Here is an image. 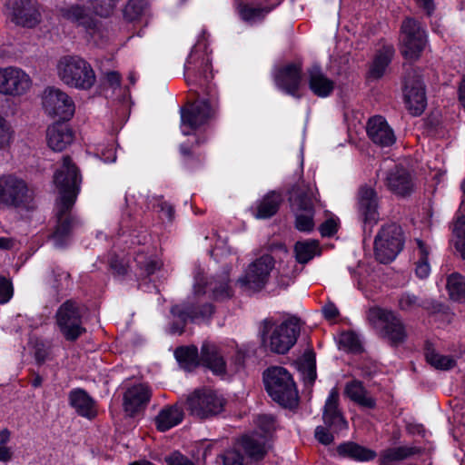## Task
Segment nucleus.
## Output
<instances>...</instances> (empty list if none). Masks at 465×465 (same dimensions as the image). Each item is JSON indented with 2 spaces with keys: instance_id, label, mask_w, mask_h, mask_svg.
I'll return each mask as SVG.
<instances>
[{
  "instance_id": "1",
  "label": "nucleus",
  "mask_w": 465,
  "mask_h": 465,
  "mask_svg": "<svg viewBox=\"0 0 465 465\" xmlns=\"http://www.w3.org/2000/svg\"><path fill=\"white\" fill-rule=\"evenodd\" d=\"M205 42L198 41L184 65V75L193 102L181 110V128L184 135L207 125L218 114L219 101L215 86L212 84L213 74Z\"/></svg>"
},
{
  "instance_id": "2",
  "label": "nucleus",
  "mask_w": 465,
  "mask_h": 465,
  "mask_svg": "<svg viewBox=\"0 0 465 465\" xmlns=\"http://www.w3.org/2000/svg\"><path fill=\"white\" fill-rule=\"evenodd\" d=\"M205 42L198 41L184 65V75L193 102L181 110V128L184 135L207 125L218 114L219 101L215 86L212 84L213 74Z\"/></svg>"
},
{
  "instance_id": "3",
  "label": "nucleus",
  "mask_w": 465,
  "mask_h": 465,
  "mask_svg": "<svg viewBox=\"0 0 465 465\" xmlns=\"http://www.w3.org/2000/svg\"><path fill=\"white\" fill-rule=\"evenodd\" d=\"M54 182L60 197L56 203L58 222L52 239L55 247L62 248L68 243L73 231L79 223L70 212L80 192L82 177L69 156L63 158L60 168L54 174Z\"/></svg>"
},
{
  "instance_id": "4",
  "label": "nucleus",
  "mask_w": 465,
  "mask_h": 465,
  "mask_svg": "<svg viewBox=\"0 0 465 465\" xmlns=\"http://www.w3.org/2000/svg\"><path fill=\"white\" fill-rule=\"evenodd\" d=\"M301 330L297 318H289L282 323H277L268 317L259 324L258 335L262 345L278 354H284L295 344Z\"/></svg>"
},
{
  "instance_id": "5",
  "label": "nucleus",
  "mask_w": 465,
  "mask_h": 465,
  "mask_svg": "<svg viewBox=\"0 0 465 465\" xmlns=\"http://www.w3.org/2000/svg\"><path fill=\"white\" fill-rule=\"evenodd\" d=\"M366 318L377 333L391 345L398 346L405 341L407 338L405 324L394 311L372 306L367 311Z\"/></svg>"
},
{
  "instance_id": "6",
  "label": "nucleus",
  "mask_w": 465,
  "mask_h": 465,
  "mask_svg": "<svg viewBox=\"0 0 465 465\" xmlns=\"http://www.w3.org/2000/svg\"><path fill=\"white\" fill-rule=\"evenodd\" d=\"M56 74L61 82L80 90L91 89L96 80L89 63L76 55H64L56 64Z\"/></svg>"
},
{
  "instance_id": "7",
  "label": "nucleus",
  "mask_w": 465,
  "mask_h": 465,
  "mask_svg": "<svg viewBox=\"0 0 465 465\" xmlns=\"http://www.w3.org/2000/svg\"><path fill=\"white\" fill-rule=\"evenodd\" d=\"M266 391L273 401L292 408L298 401V391L291 374L282 367L269 368L263 374Z\"/></svg>"
},
{
  "instance_id": "8",
  "label": "nucleus",
  "mask_w": 465,
  "mask_h": 465,
  "mask_svg": "<svg viewBox=\"0 0 465 465\" xmlns=\"http://www.w3.org/2000/svg\"><path fill=\"white\" fill-rule=\"evenodd\" d=\"M317 190L311 185L299 183L290 193V203L296 214L295 226L299 231L310 232L313 229L314 206L318 202Z\"/></svg>"
},
{
  "instance_id": "9",
  "label": "nucleus",
  "mask_w": 465,
  "mask_h": 465,
  "mask_svg": "<svg viewBox=\"0 0 465 465\" xmlns=\"http://www.w3.org/2000/svg\"><path fill=\"white\" fill-rule=\"evenodd\" d=\"M35 205V192L27 183L15 175L0 176V208L30 210Z\"/></svg>"
},
{
  "instance_id": "10",
  "label": "nucleus",
  "mask_w": 465,
  "mask_h": 465,
  "mask_svg": "<svg viewBox=\"0 0 465 465\" xmlns=\"http://www.w3.org/2000/svg\"><path fill=\"white\" fill-rule=\"evenodd\" d=\"M403 247L402 232L395 223L383 226L375 237L374 254L381 263L393 261Z\"/></svg>"
},
{
  "instance_id": "11",
  "label": "nucleus",
  "mask_w": 465,
  "mask_h": 465,
  "mask_svg": "<svg viewBox=\"0 0 465 465\" xmlns=\"http://www.w3.org/2000/svg\"><path fill=\"white\" fill-rule=\"evenodd\" d=\"M401 53L409 61L417 60L427 44L425 30L416 20L407 18L401 28Z\"/></svg>"
},
{
  "instance_id": "12",
  "label": "nucleus",
  "mask_w": 465,
  "mask_h": 465,
  "mask_svg": "<svg viewBox=\"0 0 465 465\" xmlns=\"http://www.w3.org/2000/svg\"><path fill=\"white\" fill-rule=\"evenodd\" d=\"M191 413L205 419L221 413L226 401L218 391L209 388L196 390L187 401Z\"/></svg>"
},
{
  "instance_id": "13",
  "label": "nucleus",
  "mask_w": 465,
  "mask_h": 465,
  "mask_svg": "<svg viewBox=\"0 0 465 465\" xmlns=\"http://www.w3.org/2000/svg\"><path fill=\"white\" fill-rule=\"evenodd\" d=\"M56 324L64 339L69 341L77 340L85 332L82 320V310L71 300L64 302L55 314Z\"/></svg>"
},
{
  "instance_id": "14",
  "label": "nucleus",
  "mask_w": 465,
  "mask_h": 465,
  "mask_svg": "<svg viewBox=\"0 0 465 465\" xmlns=\"http://www.w3.org/2000/svg\"><path fill=\"white\" fill-rule=\"evenodd\" d=\"M256 423L265 434L253 433L244 436L242 440V447L251 459L259 460L267 452L269 440L267 434L274 429L275 420L273 416L263 414L258 416Z\"/></svg>"
},
{
  "instance_id": "15",
  "label": "nucleus",
  "mask_w": 465,
  "mask_h": 465,
  "mask_svg": "<svg viewBox=\"0 0 465 465\" xmlns=\"http://www.w3.org/2000/svg\"><path fill=\"white\" fill-rule=\"evenodd\" d=\"M42 104L45 112L59 120H69L74 113V104L71 97L63 90L50 86L42 94Z\"/></svg>"
},
{
  "instance_id": "16",
  "label": "nucleus",
  "mask_w": 465,
  "mask_h": 465,
  "mask_svg": "<svg viewBox=\"0 0 465 465\" xmlns=\"http://www.w3.org/2000/svg\"><path fill=\"white\" fill-rule=\"evenodd\" d=\"M274 268V259L264 254L249 264L239 283L249 290L260 291L267 284L271 272Z\"/></svg>"
},
{
  "instance_id": "17",
  "label": "nucleus",
  "mask_w": 465,
  "mask_h": 465,
  "mask_svg": "<svg viewBox=\"0 0 465 465\" xmlns=\"http://www.w3.org/2000/svg\"><path fill=\"white\" fill-rule=\"evenodd\" d=\"M32 79L28 74L18 67L0 69V94L10 96L25 94L32 87Z\"/></svg>"
},
{
  "instance_id": "18",
  "label": "nucleus",
  "mask_w": 465,
  "mask_h": 465,
  "mask_svg": "<svg viewBox=\"0 0 465 465\" xmlns=\"http://www.w3.org/2000/svg\"><path fill=\"white\" fill-rule=\"evenodd\" d=\"M152 397V390L145 383H135L126 388L124 393L123 407L129 416L143 411Z\"/></svg>"
},
{
  "instance_id": "19",
  "label": "nucleus",
  "mask_w": 465,
  "mask_h": 465,
  "mask_svg": "<svg viewBox=\"0 0 465 465\" xmlns=\"http://www.w3.org/2000/svg\"><path fill=\"white\" fill-rule=\"evenodd\" d=\"M81 2L82 4H74L61 8L60 15L91 34L96 27V22L93 15L94 11L92 5L87 3L86 0Z\"/></svg>"
},
{
  "instance_id": "20",
  "label": "nucleus",
  "mask_w": 465,
  "mask_h": 465,
  "mask_svg": "<svg viewBox=\"0 0 465 465\" xmlns=\"http://www.w3.org/2000/svg\"><path fill=\"white\" fill-rule=\"evenodd\" d=\"M6 6L17 25L33 27L39 22V12L32 0H7Z\"/></svg>"
},
{
  "instance_id": "21",
  "label": "nucleus",
  "mask_w": 465,
  "mask_h": 465,
  "mask_svg": "<svg viewBox=\"0 0 465 465\" xmlns=\"http://www.w3.org/2000/svg\"><path fill=\"white\" fill-rule=\"evenodd\" d=\"M358 210L364 224V231L371 232V227L379 220L378 199L371 188L362 187L359 192Z\"/></svg>"
},
{
  "instance_id": "22",
  "label": "nucleus",
  "mask_w": 465,
  "mask_h": 465,
  "mask_svg": "<svg viewBox=\"0 0 465 465\" xmlns=\"http://www.w3.org/2000/svg\"><path fill=\"white\" fill-rule=\"evenodd\" d=\"M404 96L410 113L413 115L421 114L426 107L427 100L423 82L419 76L413 79L406 78Z\"/></svg>"
},
{
  "instance_id": "23",
  "label": "nucleus",
  "mask_w": 465,
  "mask_h": 465,
  "mask_svg": "<svg viewBox=\"0 0 465 465\" xmlns=\"http://www.w3.org/2000/svg\"><path fill=\"white\" fill-rule=\"evenodd\" d=\"M367 134L374 143L381 146H391L396 141L393 130L388 124L385 118L380 115H375L369 119Z\"/></svg>"
},
{
  "instance_id": "24",
  "label": "nucleus",
  "mask_w": 465,
  "mask_h": 465,
  "mask_svg": "<svg viewBox=\"0 0 465 465\" xmlns=\"http://www.w3.org/2000/svg\"><path fill=\"white\" fill-rule=\"evenodd\" d=\"M338 404L339 394L335 390H331L325 401L322 419L324 424L333 431L348 429V422L339 410Z\"/></svg>"
},
{
  "instance_id": "25",
  "label": "nucleus",
  "mask_w": 465,
  "mask_h": 465,
  "mask_svg": "<svg viewBox=\"0 0 465 465\" xmlns=\"http://www.w3.org/2000/svg\"><path fill=\"white\" fill-rule=\"evenodd\" d=\"M385 184L395 194L405 196L413 189V183L409 172L399 166L391 169L385 177Z\"/></svg>"
},
{
  "instance_id": "26",
  "label": "nucleus",
  "mask_w": 465,
  "mask_h": 465,
  "mask_svg": "<svg viewBox=\"0 0 465 465\" xmlns=\"http://www.w3.org/2000/svg\"><path fill=\"white\" fill-rule=\"evenodd\" d=\"M302 81V68L297 64H290L281 68L275 74L277 86L294 95Z\"/></svg>"
},
{
  "instance_id": "27",
  "label": "nucleus",
  "mask_w": 465,
  "mask_h": 465,
  "mask_svg": "<svg viewBox=\"0 0 465 465\" xmlns=\"http://www.w3.org/2000/svg\"><path fill=\"white\" fill-rule=\"evenodd\" d=\"M224 351L214 343L204 342L201 350V361L215 374H224L226 363Z\"/></svg>"
},
{
  "instance_id": "28",
  "label": "nucleus",
  "mask_w": 465,
  "mask_h": 465,
  "mask_svg": "<svg viewBox=\"0 0 465 465\" xmlns=\"http://www.w3.org/2000/svg\"><path fill=\"white\" fill-rule=\"evenodd\" d=\"M46 139L48 146L53 151L62 152L73 143L74 133L67 124L56 123L48 127Z\"/></svg>"
},
{
  "instance_id": "29",
  "label": "nucleus",
  "mask_w": 465,
  "mask_h": 465,
  "mask_svg": "<svg viewBox=\"0 0 465 465\" xmlns=\"http://www.w3.org/2000/svg\"><path fill=\"white\" fill-rule=\"evenodd\" d=\"M69 403L80 416L88 420H92L97 415L95 401L82 389H75L70 391Z\"/></svg>"
},
{
  "instance_id": "30",
  "label": "nucleus",
  "mask_w": 465,
  "mask_h": 465,
  "mask_svg": "<svg viewBox=\"0 0 465 465\" xmlns=\"http://www.w3.org/2000/svg\"><path fill=\"white\" fill-rule=\"evenodd\" d=\"M282 201V195L276 192H270L252 207L251 212L256 219H267L273 216Z\"/></svg>"
},
{
  "instance_id": "31",
  "label": "nucleus",
  "mask_w": 465,
  "mask_h": 465,
  "mask_svg": "<svg viewBox=\"0 0 465 465\" xmlns=\"http://www.w3.org/2000/svg\"><path fill=\"white\" fill-rule=\"evenodd\" d=\"M309 74V86L315 95L327 97L332 93L334 82L328 78L321 70L312 68Z\"/></svg>"
},
{
  "instance_id": "32",
  "label": "nucleus",
  "mask_w": 465,
  "mask_h": 465,
  "mask_svg": "<svg viewBox=\"0 0 465 465\" xmlns=\"http://www.w3.org/2000/svg\"><path fill=\"white\" fill-rule=\"evenodd\" d=\"M336 452L340 457L350 458L359 461H369L376 457V453L373 450L351 441L340 444L336 448Z\"/></svg>"
},
{
  "instance_id": "33",
  "label": "nucleus",
  "mask_w": 465,
  "mask_h": 465,
  "mask_svg": "<svg viewBox=\"0 0 465 465\" xmlns=\"http://www.w3.org/2000/svg\"><path fill=\"white\" fill-rule=\"evenodd\" d=\"M171 312L173 316L178 317L182 322H185L188 320L195 321L209 318L213 312V308L211 304H205L201 310L196 311V309L192 306L180 304L174 305Z\"/></svg>"
},
{
  "instance_id": "34",
  "label": "nucleus",
  "mask_w": 465,
  "mask_h": 465,
  "mask_svg": "<svg viewBox=\"0 0 465 465\" xmlns=\"http://www.w3.org/2000/svg\"><path fill=\"white\" fill-rule=\"evenodd\" d=\"M415 272L419 278L424 279L427 278L430 272V266L429 263V254L430 252V247L420 239H415Z\"/></svg>"
},
{
  "instance_id": "35",
  "label": "nucleus",
  "mask_w": 465,
  "mask_h": 465,
  "mask_svg": "<svg viewBox=\"0 0 465 465\" xmlns=\"http://www.w3.org/2000/svg\"><path fill=\"white\" fill-rule=\"evenodd\" d=\"M394 54V48L391 45L383 46L375 55L369 71L371 79L381 78L386 71Z\"/></svg>"
},
{
  "instance_id": "36",
  "label": "nucleus",
  "mask_w": 465,
  "mask_h": 465,
  "mask_svg": "<svg viewBox=\"0 0 465 465\" xmlns=\"http://www.w3.org/2000/svg\"><path fill=\"white\" fill-rule=\"evenodd\" d=\"M183 420V411L177 406H167L157 415L156 427L161 431H166L178 425Z\"/></svg>"
},
{
  "instance_id": "37",
  "label": "nucleus",
  "mask_w": 465,
  "mask_h": 465,
  "mask_svg": "<svg viewBox=\"0 0 465 465\" xmlns=\"http://www.w3.org/2000/svg\"><path fill=\"white\" fill-rule=\"evenodd\" d=\"M346 396L361 406L372 408L375 405L373 399L368 394L362 383L353 380L348 382L344 391Z\"/></svg>"
},
{
  "instance_id": "38",
  "label": "nucleus",
  "mask_w": 465,
  "mask_h": 465,
  "mask_svg": "<svg viewBox=\"0 0 465 465\" xmlns=\"http://www.w3.org/2000/svg\"><path fill=\"white\" fill-rule=\"evenodd\" d=\"M446 288L450 298L458 302H465V278L453 272L447 278Z\"/></svg>"
},
{
  "instance_id": "39",
  "label": "nucleus",
  "mask_w": 465,
  "mask_h": 465,
  "mask_svg": "<svg viewBox=\"0 0 465 465\" xmlns=\"http://www.w3.org/2000/svg\"><path fill=\"white\" fill-rule=\"evenodd\" d=\"M425 358L427 362L437 370L448 371L456 365V360L452 356L443 355L430 346L425 350Z\"/></svg>"
},
{
  "instance_id": "40",
  "label": "nucleus",
  "mask_w": 465,
  "mask_h": 465,
  "mask_svg": "<svg viewBox=\"0 0 465 465\" xmlns=\"http://www.w3.org/2000/svg\"><path fill=\"white\" fill-rule=\"evenodd\" d=\"M210 289L213 292V299L223 301L232 296V289L230 284L228 272L215 278L210 282Z\"/></svg>"
},
{
  "instance_id": "41",
  "label": "nucleus",
  "mask_w": 465,
  "mask_h": 465,
  "mask_svg": "<svg viewBox=\"0 0 465 465\" xmlns=\"http://www.w3.org/2000/svg\"><path fill=\"white\" fill-rule=\"evenodd\" d=\"M419 452L420 450L416 447L400 446L386 450L381 458L384 465H391L392 462L402 460Z\"/></svg>"
},
{
  "instance_id": "42",
  "label": "nucleus",
  "mask_w": 465,
  "mask_h": 465,
  "mask_svg": "<svg viewBox=\"0 0 465 465\" xmlns=\"http://www.w3.org/2000/svg\"><path fill=\"white\" fill-rule=\"evenodd\" d=\"M174 355L179 363L185 370H192L199 364L198 350L195 346L179 347Z\"/></svg>"
},
{
  "instance_id": "43",
  "label": "nucleus",
  "mask_w": 465,
  "mask_h": 465,
  "mask_svg": "<svg viewBox=\"0 0 465 465\" xmlns=\"http://www.w3.org/2000/svg\"><path fill=\"white\" fill-rule=\"evenodd\" d=\"M452 234L456 251L465 259V216H457L452 225Z\"/></svg>"
},
{
  "instance_id": "44",
  "label": "nucleus",
  "mask_w": 465,
  "mask_h": 465,
  "mask_svg": "<svg viewBox=\"0 0 465 465\" xmlns=\"http://www.w3.org/2000/svg\"><path fill=\"white\" fill-rule=\"evenodd\" d=\"M300 368L304 381L310 384L313 383L316 379V361L312 351L308 350L303 353Z\"/></svg>"
},
{
  "instance_id": "45",
  "label": "nucleus",
  "mask_w": 465,
  "mask_h": 465,
  "mask_svg": "<svg viewBox=\"0 0 465 465\" xmlns=\"http://www.w3.org/2000/svg\"><path fill=\"white\" fill-rule=\"evenodd\" d=\"M318 243L315 241L298 242L294 246L296 260L301 263L309 262L316 253Z\"/></svg>"
},
{
  "instance_id": "46",
  "label": "nucleus",
  "mask_w": 465,
  "mask_h": 465,
  "mask_svg": "<svg viewBox=\"0 0 465 465\" xmlns=\"http://www.w3.org/2000/svg\"><path fill=\"white\" fill-rule=\"evenodd\" d=\"M15 139V130L10 122L0 114V151L8 149Z\"/></svg>"
},
{
  "instance_id": "47",
  "label": "nucleus",
  "mask_w": 465,
  "mask_h": 465,
  "mask_svg": "<svg viewBox=\"0 0 465 465\" xmlns=\"http://www.w3.org/2000/svg\"><path fill=\"white\" fill-rule=\"evenodd\" d=\"M270 12V9L262 8L252 5H242L239 7L241 17L247 22H255Z\"/></svg>"
},
{
  "instance_id": "48",
  "label": "nucleus",
  "mask_w": 465,
  "mask_h": 465,
  "mask_svg": "<svg viewBox=\"0 0 465 465\" xmlns=\"http://www.w3.org/2000/svg\"><path fill=\"white\" fill-rule=\"evenodd\" d=\"M147 4V0H129L124 10V18L128 21L137 20L143 14Z\"/></svg>"
},
{
  "instance_id": "49",
  "label": "nucleus",
  "mask_w": 465,
  "mask_h": 465,
  "mask_svg": "<svg viewBox=\"0 0 465 465\" xmlns=\"http://www.w3.org/2000/svg\"><path fill=\"white\" fill-rule=\"evenodd\" d=\"M136 262L138 265L144 271L147 276L153 274L162 266V263L159 260L154 258L144 259L143 255H138L136 257Z\"/></svg>"
},
{
  "instance_id": "50",
  "label": "nucleus",
  "mask_w": 465,
  "mask_h": 465,
  "mask_svg": "<svg viewBox=\"0 0 465 465\" xmlns=\"http://www.w3.org/2000/svg\"><path fill=\"white\" fill-rule=\"evenodd\" d=\"M340 345L351 351H357L361 348L358 336L351 331L341 333L340 337Z\"/></svg>"
},
{
  "instance_id": "51",
  "label": "nucleus",
  "mask_w": 465,
  "mask_h": 465,
  "mask_svg": "<svg viewBox=\"0 0 465 465\" xmlns=\"http://www.w3.org/2000/svg\"><path fill=\"white\" fill-rule=\"evenodd\" d=\"M419 306V299L413 294L403 293L399 298V307L401 311H412Z\"/></svg>"
},
{
  "instance_id": "52",
  "label": "nucleus",
  "mask_w": 465,
  "mask_h": 465,
  "mask_svg": "<svg viewBox=\"0 0 465 465\" xmlns=\"http://www.w3.org/2000/svg\"><path fill=\"white\" fill-rule=\"evenodd\" d=\"M153 209L160 213L162 219L172 221L174 211L173 206L168 203L158 199L156 200V203L153 204Z\"/></svg>"
},
{
  "instance_id": "53",
  "label": "nucleus",
  "mask_w": 465,
  "mask_h": 465,
  "mask_svg": "<svg viewBox=\"0 0 465 465\" xmlns=\"http://www.w3.org/2000/svg\"><path fill=\"white\" fill-rule=\"evenodd\" d=\"M13 295V287L10 281L0 276V303L7 302Z\"/></svg>"
},
{
  "instance_id": "54",
  "label": "nucleus",
  "mask_w": 465,
  "mask_h": 465,
  "mask_svg": "<svg viewBox=\"0 0 465 465\" xmlns=\"http://www.w3.org/2000/svg\"><path fill=\"white\" fill-rule=\"evenodd\" d=\"M338 230V223L334 218L326 220L321 226V234L324 237H330L333 235Z\"/></svg>"
},
{
  "instance_id": "55",
  "label": "nucleus",
  "mask_w": 465,
  "mask_h": 465,
  "mask_svg": "<svg viewBox=\"0 0 465 465\" xmlns=\"http://www.w3.org/2000/svg\"><path fill=\"white\" fill-rule=\"evenodd\" d=\"M166 465H194L192 460L180 452H174L165 458Z\"/></svg>"
},
{
  "instance_id": "56",
  "label": "nucleus",
  "mask_w": 465,
  "mask_h": 465,
  "mask_svg": "<svg viewBox=\"0 0 465 465\" xmlns=\"http://www.w3.org/2000/svg\"><path fill=\"white\" fill-rule=\"evenodd\" d=\"M223 465H243L242 456L237 450H228L224 453Z\"/></svg>"
},
{
  "instance_id": "57",
  "label": "nucleus",
  "mask_w": 465,
  "mask_h": 465,
  "mask_svg": "<svg viewBox=\"0 0 465 465\" xmlns=\"http://www.w3.org/2000/svg\"><path fill=\"white\" fill-rule=\"evenodd\" d=\"M315 438L319 442L324 445H329L333 440V436L331 433L329 432V430L322 427L318 426L315 429Z\"/></svg>"
},
{
  "instance_id": "58",
  "label": "nucleus",
  "mask_w": 465,
  "mask_h": 465,
  "mask_svg": "<svg viewBox=\"0 0 465 465\" xmlns=\"http://www.w3.org/2000/svg\"><path fill=\"white\" fill-rule=\"evenodd\" d=\"M101 156L105 163H114L116 160V146L114 143L106 145L101 150Z\"/></svg>"
},
{
  "instance_id": "59",
  "label": "nucleus",
  "mask_w": 465,
  "mask_h": 465,
  "mask_svg": "<svg viewBox=\"0 0 465 465\" xmlns=\"http://www.w3.org/2000/svg\"><path fill=\"white\" fill-rule=\"evenodd\" d=\"M105 80L113 88L119 87L121 84V75L114 71L107 72L105 74Z\"/></svg>"
},
{
  "instance_id": "60",
  "label": "nucleus",
  "mask_w": 465,
  "mask_h": 465,
  "mask_svg": "<svg viewBox=\"0 0 465 465\" xmlns=\"http://www.w3.org/2000/svg\"><path fill=\"white\" fill-rule=\"evenodd\" d=\"M180 151L182 155L183 156L184 163L188 168H193V166L191 164L192 160V152L191 149L186 144H182L180 146Z\"/></svg>"
},
{
  "instance_id": "61",
  "label": "nucleus",
  "mask_w": 465,
  "mask_h": 465,
  "mask_svg": "<svg viewBox=\"0 0 465 465\" xmlns=\"http://www.w3.org/2000/svg\"><path fill=\"white\" fill-rule=\"evenodd\" d=\"M416 4L421 7L428 15H430L434 10L433 0H414Z\"/></svg>"
},
{
  "instance_id": "62",
  "label": "nucleus",
  "mask_w": 465,
  "mask_h": 465,
  "mask_svg": "<svg viewBox=\"0 0 465 465\" xmlns=\"http://www.w3.org/2000/svg\"><path fill=\"white\" fill-rule=\"evenodd\" d=\"M12 458V452L9 448L0 446V461L7 462Z\"/></svg>"
},
{
  "instance_id": "63",
  "label": "nucleus",
  "mask_w": 465,
  "mask_h": 465,
  "mask_svg": "<svg viewBox=\"0 0 465 465\" xmlns=\"http://www.w3.org/2000/svg\"><path fill=\"white\" fill-rule=\"evenodd\" d=\"M14 246V241L10 238L0 237V249H10Z\"/></svg>"
},
{
  "instance_id": "64",
  "label": "nucleus",
  "mask_w": 465,
  "mask_h": 465,
  "mask_svg": "<svg viewBox=\"0 0 465 465\" xmlns=\"http://www.w3.org/2000/svg\"><path fill=\"white\" fill-rule=\"evenodd\" d=\"M459 97L461 104L465 108V76L462 78L459 88Z\"/></svg>"
}]
</instances>
